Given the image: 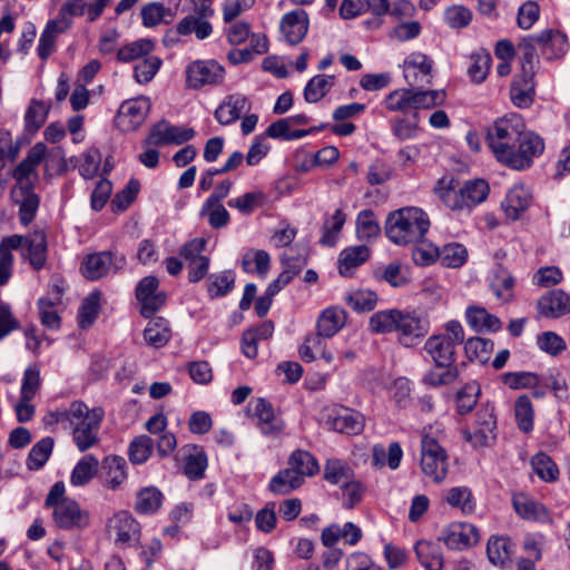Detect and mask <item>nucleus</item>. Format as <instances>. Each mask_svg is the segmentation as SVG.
Instances as JSON below:
<instances>
[{
  "label": "nucleus",
  "mask_w": 570,
  "mask_h": 570,
  "mask_svg": "<svg viewBox=\"0 0 570 570\" xmlns=\"http://www.w3.org/2000/svg\"><path fill=\"white\" fill-rule=\"evenodd\" d=\"M487 142L498 161L515 170L529 168L533 157L544 149L543 140L527 131L522 117L517 114L498 119L488 129Z\"/></svg>",
  "instance_id": "f257e3e1"
},
{
  "label": "nucleus",
  "mask_w": 570,
  "mask_h": 570,
  "mask_svg": "<svg viewBox=\"0 0 570 570\" xmlns=\"http://www.w3.org/2000/svg\"><path fill=\"white\" fill-rule=\"evenodd\" d=\"M104 416L101 407L89 409L82 401H73L67 409L50 412L45 420L47 424H61L70 430L77 449L85 452L98 444Z\"/></svg>",
  "instance_id": "f03ea898"
},
{
  "label": "nucleus",
  "mask_w": 570,
  "mask_h": 570,
  "mask_svg": "<svg viewBox=\"0 0 570 570\" xmlns=\"http://www.w3.org/2000/svg\"><path fill=\"white\" fill-rule=\"evenodd\" d=\"M368 328L376 334L399 333V341L404 346H412L429 332L428 323L420 316L396 308L379 311L368 321Z\"/></svg>",
  "instance_id": "7ed1b4c3"
},
{
  "label": "nucleus",
  "mask_w": 570,
  "mask_h": 570,
  "mask_svg": "<svg viewBox=\"0 0 570 570\" xmlns=\"http://www.w3.org/2000/svg\"><path fill=\"white\" fill-rule=\"evenodd\" d=\"M430 228V219L419 207H402L391 212L385 220V235L394 244L419 243Z\"/></svg>",
  "instance_id": "20e7f679"
},
{
  "label": "nucleus",
  "mask_w": 570,
  "mask_h": 570,
  "mask_svg": "<svg viewBox=\"0 0 570 570\" xmlns=\"http://www.w3.org/2000/svg\"><path fill=\"white\" fill-rule=\"evenodd\" d=\"M434 190L446 207L462 210L482 203L489 194V185L483 179H473L459 187V181L454 178L443 177Z\"/></svg>",
  "instance_id": "39448f33"
},
{
  "label": "nucleus",
  "mask_w": 570,
  "mask_h": 570,
  "mask_svg": "<svg viewBox=\"0 0 570 570\" xmlns=\"http://www.w3.org/2000/svg\"><path fill=\"white\" fill-rule=\"evenodd\" d=\"M444 333L430 336L424 350L438 368L455 363V347L464 342V330L460 322L449 321L444 324Z\"/></svg>",
  "instance_id": "423d86ee"
},
{
  "label": "nucleus",
  "mask_w": 570,
  "mask_h": 570,
  "mask_svg": "<svg viewBox=\"0 0 570 570\" xmlns=\"http://www.w3.org/2000/svg\"><path fill=\"white\" fill-rule=\"evenodd\" d=\"M433 428L425 430L421 441V469L434 482H442L449 469L448 454L440 441L433 435Z\"/></svg>",
  "instance_id": "0eeeda50"
},
{
  "label": "nucleus",
  "mask_w": 570,
  "mask_h": 570,
  "mask_svg": "<svg viewBox=\"0 0 570 570\" xmlns=\"http://www.w3.org/2000/svg\"><path fill=\"white\" fill-rule=\"evenodd\" d=\"M194 14L183 18L176 26V32L187 36L194 32L199 40L208 38L213 32L212 24L206 20L214 14L213 0H191Z\"/></svg>",
  "instance_id": "6e6552de"
},
{
  "label": "nucleus",
  "mask_w": 570,
  "mask_h": 570,
  "mask_svg": "<svg viewBox=\"0 0 570 570\" xmlns=\"http://www.w3.org/2000/svg\"><path fill=\"white\" fill-rule=\"evenodd\" d=\"M47 147L42 142L33 145L27 156L19 163L12 173L16 180L13 188L27 190L33 188L35 183L38 180L37 167L48 159Z\"/></svg>",
  "instance_id": "1a4fd4ad"
},
{
  "label": "nucleus",
  "mask_w": 570,
  "mask_h": 570,
  "mask_svg": "<svg viewBox=\"0 0 570 570\" xmlns=\"http://www.w3.org/2000/svg\"><path fill=\"white\" fill-rule=\"evenodd\" d=\"M224 78L225 69L215 60H195L186 68V83L193 89L219 85Z\"/></svg>",
  "instance_id": "9d476101"
},
{
  "label": "nucleus",
  "mask_w": 570,
  "mask_h": 570,
  "mask_svg": "<svg viewBox=\"0 0 570 570\" xmlns=\"http://www.w3.org/2000/svg\"><path fill=\"white\" fill-rule=\"evenodd\" d=\"M126 264L124 256H116L111 252L104 250L87 255L81 263V274L89 281H97L109 273L119 271Z\"/></svg>",
  "instance_id": "9b49d317"
},
{
  "label": "nucleus",
  "mask_w": 570,
  "mask_h": 570,
  "mask_svg": "<svg viewBox=\"0 0 570 570\" xmlns=\"http://www.w3.org/2000/svg\"><path fill=\"white\" fill-rule=\"evenodd\" d=\"M150 106L149 98L144 96L124 101L117 112V126L122 131L136 130L146 120Z\"/></svg>",
  "instance_id": "f8f14e48"
},
{
  "label": "nucleus",
  "mask_w": 570,
  "mask_h": 570,
  "mask_svg": "<svg viewBox=\"0 0 570 570\" xmlns=\"http://www.w3.org/2000/svg\"><path fill=\"white\" fill-rule=\"evenodd\" d=\"M404 79L411 87H423L432 82L433 60L422 52H412L403 61Z\"/></svg>",
  "instance_id": "ddd939ff"
},
{
  "label": "nucleus",
  "mask_w": 570,
  "mask_h": 570,
  "mask_svg": "<svg viewBox=\"0 0 570 570\" xmlns=\"http://www.w3.org/2000/svg\"><path fill=\"white\" fill-rule=\"evenodd\" d=\"M52 519L59 529L81 530L89 525V513L82 510L75 500L60 501L52 508Z\"/></svg>",
  "instance_id": "4468645a"
},
{
  "label": "nucleus",
  "mask_w": 570,
  "mask_h": 570,
  "mask_svg": "<svg viewBox=\"0 0 570 570\" xmlns=\"http://www.w3.org/2000/svg\"><path fill=\"white\" fill-rule=\"evenodd\" d=\"M325 422L328 429L346 434H358L364 428L363 416L344 406L327 410Z\"/></svg>",
  "instance_id": "2eb2a0df"
},
{
  "label": "nucleus",
  "mask_w": 570,
  "mask_h": 570,
  "mask_svg": "<svg viewBox=\"0 0 570 570\" xmlns=\"http://www.w3.org/2000/svg\"><path fill=\"white\" fill-rule=\"evenodd\" d=\"M158 285L155 276H146L137 285L136 297L141 304V314L145 317H149L166 302V294L157 291Z\"/></svg>",
  "instance_id": "dca6fc26"
},
{
  "label": "nucleus",
  "mask_w": 570,
  "mask_h": 570,
  "mask_svg": "<svg viewBox=\"0 0 570 570\" xmlns=\"http://www.w3.org/2000/svg\"><path fill=\"white\" fill-rule=\"evenodd\" d=\"M439 540L452 550H464L479 542L480 533L471 523H452L443 530Z\"/></svg>",
  "instance_id": "f3484780"
},
{
  "label": "nucleus",
  "mask_w": 570,
  "mask_h": 570,
  "mask_svg": "<svg viewBox=\"0 0 570 570\" xmlns=\"http://www.w3.org/2000/svg\"><path fill=\"white\" fill-rule=\"evenodd\" d=\"M108 532L115 541L121 544L137 542L140 537V525L127 511H119L109 520Z\"/></svg>",
  "instance_id": "a211bd4d"
},
{
  "label": "nucleus",
  "mask_w": 570,
  "mask_h": 570,
  "mask_svg": "<svg viewBox=\"0 0 570 570\" xmlns=\"http://www.w3.org/2000/svg\"><path fill=\"white\" fill-rule=\"evenodd\" d=\"M254 416L258 421L261 432L268 438H277L285 429L284 421L276 416L273 405L265 399H256L250 403Z\"/></svg>",
  "instance_id": "6ab92c4d"
},
{
  "label": "nucleus",
  "mask_w": 570,
  "mask_h": 570,
  "mask_svg": "<svg viewBox=\"0 0 570 570\" xmlns=\"http://www.w3.org/2000/svg\"><path fill=\"white\" fill-rule=\"evenodd\" d=\"M18 249L21 250L22 256L28 259L33 269H41L46 265L48 254L45 232L39 229L21 236V246Z\"/></svg>",
  "instance_id": "aec40b11"
},
{
  "label": "nucleus",
  "mask_w": 570,
  "mask_h": 570,
  "mask_svg": "<svg viewBox=\"0 0 570 570\" xmlns=\"http://www.w3.org/2000/svg\"><path fill=\"white\" fill-rule=\"evenodd\" d=\"M512 503L520 518L540 523H552L549 510L533 498L518 493L513 495Z\"/></svg>",
  "instance_id": "412c9836"
},
{
  "label": "nucleus",
  "mask_w": 570,
  "mask_h": 570,
  "mask_svg": "<svg viewBox=\"0 0 570 570\" xmlns=\"http://www.w3.org/2000/svg\"><path fill=\"white\" fill-rule=\"evenodd\" d=\"M537 307L543 317H561L570 313V295L562 289H552L539 298Z\"/></svg>",
  "instance_id": "4be33fe9"
},
{
  "label": "nucleus",
  "mask_w": 570,
  "mask_h": 570,
  "mask_svg": "<svg viewBox=\"0 0 570 570\" xmlns=\"http://www.w3.org/2000/svg\"><path fill=\"white\" fill-rule=\"evenodd\" d=\"M249 109L250 102L246 96L242 94L229 95L215 110V118L220 125H230Z\"/></svg>",
  "instance_id": "5701e85b"
},
{
  "label": "nucleus",
  "mask_w": 570,
  "mask_h": 570,
  "mask_svg": "<svg viewBox=\"0 0 570 570\" xmlns=\"http://www.w3.org/2000/svg\"><path fill=\"white\" fill-rule=\"evenodd\" d=\"M308 30V18L304 10L286 13L281 22V31L289 45L299 43Z\"/></svg>",
  "instance_id": "b1692460"
},
{
  "label": "nucleus",
  "mask_w": 570,
  "mask_h": 570,
  "mask_svg": "<svg viewBox=\"0 0 570 570\" xmlns=\"http://www.w3.org/2000/svg\"><path fill=\"white\" fill-rule=\"evenodd\" d=\"M532 195L523 185H514L507 194L502 208L510 219H518L529 207Z\"/></svg>",
  "instance_id": "393cba45"
},
{
  "label": "nucleus",
  "mask_w": 570,
  "mask_h": 570,
  "mask_svg": "<svg viewBox=\"0 0 570 570\" xmlns=\"http://www.w3.org/2000/svg\"><path fill=\"white\" fill-rule=\"evenodd\" d=\"M534 75L521 72L513 78L510 89L512 102L519 108H527L533 102Z\"/></svg>",
  "instance_id": "a878e982"
},
{
  "label": "nucleus",
  "mask_w": 570,
  "mask_h": 570,
  "mask_svg": "<svg viewBox=\"0 0 570 570\" xmlns=\"http://www.w3.org/2000/svg\"><path fill=\"white\" fill-rule=\"evenodd\" d=\"M32 189L20 190L19 188H13L11 191L13 202L19 206L20 223L24 226L33 220L39 208V197Z\"/></svg>",
  "instance_id": "bb28decb"
},
{
  "label": "nucleus",
  "mask_w": 570,
  "mask_h": 570,
  "mask_svg": "<svg viewBox=\"0 0 570 570\" xmlns=\"http://www.w3.org/2000/svg\"><path fill=\"white\" fill-rule=\"evenodd\" d=\"M509 538L495 537L488 541L487 554L489 561L502 569L508 568L512 563L513 549Z\"/></svg>",
  "instance_id": "cd10ccee"
},
{
  "label": "nucleus",
  "mask_w": 570,
  "mask_h": 570,
  "mask_svg": "<svg viewBox=\"0 0 570 570\" xmlns=\"http://www.w3.org/2000/svg\"><path fill=\"white\" fill-rule=\"evenodd\" d=\"M414 550L425 570H442L443 552L439 542L421 540L415 544Z\"/></svg>",
  "instance_id": "c85d7f7f"
},
{
  "label": "nucleus",
  "mask_w": 570,
  "mask_h": 570,
  "mask_svg": "<svg viewBox=\"0 0 570 570\" xmlns=\"http://www.w3.org/2000/svg\"><path fill=\"white\" fill-rule=\"evenodd\" d=\"M370 257V249L365 245L347 247L340 254L338 272L342 276H351L356 267Z\"/></svg>",
  "instance_id": "c756f323"
},
{
  "label": "nucleus",
  "mask_w": 570,
  "mask_h": 570,
  "mask_svg": "<svg viewBox=\"0 0 570 570\" xmlns=\"http://www.w3.org/2000/svg\"><path fill=\"white\" fill-rule=\"evenodd\" d=\"M514 283L512 274L502 265H498L490 282V288L498 299L508 303L514 297Z\"/></svg>",
  "instance_id": "7c9ffc66"
},
{
  "label": "nucleus",
  "mask_w": 570,
  "mask_h": 570,
  "mask_svg": "<svg viewBox=\"0 0 570 570\" xmlns=\"http://www.w3.org/2000/svg\"><path fill=\"white\" fill-rule=\"evenodd\" d=\"M346 314L337 307H328L322 312L317 321V332L321 336H334L345 324Z\"/></svg>",
  "instance_id": "2f4dec72"
},
{
  "label": "nucleus",
  "mask_w": 570,
  "mask_h": 570,
  "mask_svg": "<svg viewBox=\"0 0 570 570\" xmlns=\"http://www.w3.org/2000/svg\"><path fill=\"white\" fill-rule=\"evenodd\" d=\"M171 337L168 321L164 317H155L150 320L144 331L145 342L159 348L165 346Z\"/></svg>",
  "instance_id": "473e14b6"
},
{
  "label": "nucleus",
  "mask_w": 570,
  "mask_h": 570,
  "mask_svg": "<svg viewBox=\"0 0 570 570\" xmlns=\"http://www.w3.org/2000/svg\"><path fill=\"white\" fill-rule=\"evenodd\" d=\"M468 324L476 332H497L501 328V321L487 312L483 307H469L465 312Z\"/></svg>",
  "instance_id": "72a5a7b5"
},
{
  "label": "nucleus",
  "mask_w": 570,
  "mask_h": 570,
  "mask_svg": "<svg viewBox=\"0 0 570 570\" xmlns=\"http://www.w3.org/2000/svg\"><path fill=\"white\" fill-rule=\"evenodd\" d=\"M21 246V236L12 235L4 237L0 244V286L4 285L10 276L13 263L12 249Z\"/></svg>",
  "instance_id": "f704fd0d"
},
{
  "label": "nucleus",
  "mask_w": 570,
  "mask_h": 570,
  "mask_svg": "<svg viewBox=\"0 0 570 570\" xmlns=\"http://www.w3.org/2000/svg\"><path fill=\"white\" fill-rule=\"evenodd\" d=\"M99 469V461L92 454L83 455L70 475V483L75 487H83L88 484L97 474Z\"/></svg>",
  "instance_id": "c9c22d12"
},
{
  "label": "nucleus",
  "mask_w": 570,
  "mask_h": 570,
  "mask_svg": "<svg viewBox=\"0 0 570 570\" xmlns=\"http://www.w3.org/2000/svg\"><path fill=\"white\" fill-rule=\"evenodd\" d=\"M105 470V485L108 489L116 490L127 478L126 461L121 456L110 455L102 461Z\"/></svg>",
  "instance_id": "e433bc0d"
},
{
  "label": "nucleus",
  "mask_w": 570,
  "mask_h": 570,
  "mask_svg": "<svg viewBox=\"0 0 570 570\" xmlns=\"http://www.w3.org/2000/svg\"><path fill=\"white\" fill-rule=\"evenodd\" d=\"M288 466L295 470V473L303 480L306 476L315 475L320 470L316 459L304 450H296L289 455Z\"/></svg>",
  "instance_id": "4c0bfd02"
},
{
  "label": "nucleus",
  "mask_w": 570,
  "mask_h": 570,
  "mask_svg": "<svg viewBox=\"0 0 570 570\" xmlns=\"http://www.w3.org/2000/svg\"><path fill=\"white\" fill-rule=\"evenodd\" d=\"M304 480L295 473V470L284 469L279 471L269 482V490L277 494H287L299 488Z\"/></svg>",
  "instance_id": "58836bf2"
},
{
  "label": "nucleus",
  "mask_w": 570,
  "mask_h": 570,
  "mask_svg": "<svg viewBox=\"0 0 570 570\" xmlns=\"http://www.w3.org/2000/svg\"><path fill=\"white\" fill-rule=\"evenodd\" d=\"M334 76L316 75L304 88V99L308 104L320 101L333 87Z\"/></svg>",
  "instance_id": "ea45409f"
},
{
  "label": "nucleus",
  "mask_w": 570,
  "mask_h": 570,
  "mask_svg": "<svg viewBox=\"0 0 570 570\" xmlns=\"http://www.w3.org/2000/svg\"><path fill=\"white\" fill-rule=\"evenodd\" d=\"M412 87L413 109H430L444 104L446 94L442 89L419 90Z\"/></svg>",
  "instance_id": "a19ab883"
},
{
  "label": "nucleus",
  "mask_w": 570,
  "mask_h": 570,
  "mask_svg": "<svg viewBox=\"0 0 570 570\" xmlns=\"http://www.w3.org/2000/svg\"><path fill=\"white\" fill-rule=\"evenodd\" d=\"M271 257L266 250L252 249L245 253L242 259L243 269L246 273H257L265 276L269 269Z\"/></svg>",
  "instance_id": "79ce46f5"
},
{
  "label": "nucleus",
  "mask_w": 570,
  "mask_h": 570,
  "mask_svg": "<svg viewBox=\"0 0 570 570\" xmlns=\"http://www.w3.org/2000/svg\"><path fill=\"white\" fill-rule=\"evenodd\" d=\"M494 344L492 341L483 337H470L464 345V351L470 361H478L484 364L489 361L493 351Z\"/></svg>",
  "instance_id": "37998d69"
},
{
  "label": "nucleus",
  "mask_w": 570,
  "mask_h": 570,
  "mask_svg": "<svg viewBox=\"0 0 570 570\" xmlns=\"http://www.w3.org/2000/svg\"><path fill=\"white\" fill-rule=\"evenodd\" d=\"M354 476L352 469L342 460L328 459L324 466V479L332 484L343 485Z\"/></svg>",
  "instance_id": "c03bdc74"
},
{
  "label": "nucleus",
  "mask_w": 570,
  "mask_h": 570,
  "mask_svg": "<svg viewBox=\"0 0 570 570\" xmlns=\"http://www.w3.org/2000/svg\"><path fill=\"white\" fill-rule=\"evenodd\" d=\"M161 501H163L161 492L154 487H148V488L141 489L138 492L135 509L137 512L144 513V514L154 513L161 505Z\"/></svg>",
  "instance_id": "a18cd8bd"
},
{
  "label": "nucleus",
  "mask_w": 570,
  "mask_h": 570,
  "mask_svg": "<svg viewBox=\"0 0 570 570\" xmlns=\"http://www.w3.org/2000/svg\"><path fill=\"white\" fill-rule=\"evenodd\" d=\"M380 225L372 210L364 209L358 213L356 218V233L360 239L370 242L380 235Z\"/></svg>",
  "instance_id": "49530a36"
},
{
  "label": "nucleus",
  "mask_w": 570,
  "mask_h": 570,
  "mask_svg": "<svg viewBox=\"0 0 570 570\" xmlns=\"http://www.w3.org/2000/svg\"><path fill=\"white\" fill-rule=\"evenodd\" d=\"M53 449V439L48 436L38 441L30 450L27 466L30 470H39L48 461Z\"/></svg>",
  "instance_id": "de8ad7c7"
},
{
  "label": "nucleus",
  "mask_w": 570,
  "mask_h": 570,
  "mask_svg": "<svg viewBox=\"0 0 570 570\" xmlns=\"http://www.w3.org/2000/svg\"><path fill=\"white\" fill-rule=\"evenodd\" d=\"M514 415L518 428L524 433H529L533 429L534 411L531 400L527 395H521L514 404Z\"/></svg>",
  "instance_id": "09e8293b"
},
{
  "label": "nucleus",
  "mask_w": 570,
  "mask_h": 570,
  "mask_svg": "<svg viewBox=\"0 0 570 570\" xmlns=\"http://www.w3.org/2000/svg\"><path fill=\"white\" fill-rule=\"evenodd\" d=\"M199 215L206 217L214 229H220L229 224L230 215L223 204L204 203Z\"/></svg>",
  "instance_id": "8fccbe9b"
},
{
  "label": "nucleus",
  "mask_w": 570,
  "mask_h": 570,
  "mask_svg": "<svg viewBox=\"0 0 570 570\" xmlns=\"http://www.w3.org/2000/svg\"><path fill=\"white\" fill-rule=\"evenodd\" d=\"M100 303V293L92 292L83 301L79 308L78 322L81 328H88L94 324L98 314Z\"/></svg>",
  "instance_id": "3c124183"
},
{
  "label": "nucleus",
  "mask_w": 570,
  "mask_h": 570,
  "mask_svg": "<svg viewBox=\"0 0 570 570\" xmlns=\"http://www.w3.org/2000/svg\"><path fill=\"white\" fill-rule=\"evenodd\" d=\"M67 29H61L59 20H51L40 36L38 45V55L46 60L55 50L56 36Z\"/></svg>",
  "instance_id": "603ef678"
},
{
  "label": "nucleus",
  "mask_w": 570,
  "mask_h": 570,
  "mask_svg": "<svg viewBox=\"0 0 570 570\" xmlns=\"http://www.w3.org/2000/svg\"><path fill=\"white\" fill-rule=\"evenodd\" d=\"M346 220V215L342 209L335 210L330 219H326L323 225V235L320 243L325 246H334L336 244L338 234L341 233Z\"/></svg>",
  "instance_id": "864d4df0"
},
{
  "label": "nucleus",
  "mask_w": 570,
  "mask_h": 570,
  "mask_svg": "<svg viewBox=\"0 0 570 570\" xmlns=\"http://www.w3.org/2000/svg\"><path fill=\"white\" fill-rule=\"evenodd\" d=\"M439 259L446 267L458 268L466 262L468 250L459 243H450L440 248Z\"/></svg>",
  "instance_id": "5fc2aeb1"
},
{
  "label": "nucleus",
  "mask_w": 570,
  "mask_h": 570,
  "mask_svg": "<svg viewBox=\"0 0 570 570\" xmlns=\"http://www.w3.org/2000/svg\"><path fill=\"white\" fill-rule=\"evenodd\" d=\"M471 65L468 68V73L471 79L475 82H482L490 70L491 66V55L484 50L480 49L471 56Z\"/></svg>",
  "instance_id": "6e6d98bb"
},
{
  "label": "nucleus",
  "mask_w": 570,
  "mask_h": 570,
  "mask_svg": "<svg viewBox=\"0 0 570 570\" xmlns=\"http://www.w3.org/2000/svg\"><path fill=\"white\" fill-rule=\"evenodd\" d=\"M480 393H481V387L476 382L473 381V382L466 383L456 393L458 412L462 415L471 412L478 402Z\"/></svg>",
  "instance_id": "4d7b16f0"
},
{
  "label": "nucleus",
  "mask_w": 570,
  "mask_h": 570,
  "mask_svg": "<svg viewBox=\"0 0 570 570\" xmlns=\"http://www.w3.org/2000/svg\"><path fill=\"white\" fill-rule=\"evenodd\" d=\"M458 376L459 370L454 364L450 366H442L441 368L434 366V368H431L424 375L423 382L430 386L438 387L455 382Z\"/></svg>",
  "instance_id": "13d9d810"
},
{
  "label": "nucleus",
  "mask_w": 570,
  "mask_h": 570,
  "mask_svg": "<svg viewBox=\"0 0 570 570\" xmlns=\"http://www.w3.org/2000/svg\"><path fill=\"white\" fill-rule=\"evenodd\" d=\"M533 472L546 482H553L558 479L559 470L556 463L544 453L535 454L531 460Z\"/></svg>",
  "instance_id": "bf43d9fd"
},
{
  "label": "nucleus",
  "mask_w": 570,
  "mask_h": 570,
  "mask_svg": "<svg viewBox=\"0 0 570 570\" xmlns=\"http://www.w3.org/2000/svg\"><path fill=\"white\" fill-rule=\"evenodd\" d=\"M518 51L521 55V72L534 75L539 58L537 55V46L533 43L532 38H522L518 45Z\"/></svg>",
  "instance_id": "052dcab7"
},
{
  "label": "nucleus",
  "mask_w": 570,
  "mask_h": 570,
  "mask_svg": "<svg viewBox=\"0 0 570 570\" xmlns=\"http://www.w3.org/2000/svg\"><path fill=\"white\" fill-rule=\"evenodd\" d=\"M446 502L454 508H460L462 512L468 514L472 513L475 509L472 492L466 487H456L449 490Z\"/></svg>",
  "instance_id": "680f3d73"
},
{
  "label": "nucleus",
  "mask_w": 570,
  "mask_h": 570,
  "mask_svg": "<svg viewBox=\"0 0 570 570\" xmlns=\"http://www.w3.org/2000/svg\"><path fill=\"white\" fill-rule=\"evenodd\" d=\"M154 448L153 440L147 435H140L129 445V459L134 464H142L150 456Z\"/></svg>",
  "instance_id": "e2e57ef3"
},
{
  "label": "nucleus",
  "mask_w": 570,
  "mask_h": 570,
  "mask_svg": "<svg viewBox=\"0 0 570 570\" xmlns=\"http://www.w3.org/2000/svg\"><path fill=\"white\" fill-rule=\"evenodd\" d=\"M153 47L154 45L149 39H139L120 48L117 57L119 61L128 62L149 53Z\"/></svg>",
  "instance_id": "0e129e2a"
},
{
  "label": "nucleus",
  "mask_w": 570,
  "mask_h": 570,
  "mask_svg": "<svg viewBox=\"0 0 570 570\" xmlns=\"http://www.w3.org/2000/svg\"><path fill=\"white\" fill-rule=\"evenodd\" d=\"M49 106L39 100H32L26 112V127L29 131H37L46 121Z\"/></svg>",
  "instance_id": "69168bd1"
},
{
  "label": "nucleus",
  "mask_w": 570,
  "mask_h": 570,
  "mask_svg": "<svg viewBox=\"0 0 570 570\" xmlns=\"http://www.w3.org/2000/svg\"><path fill=\"white\" fill-rule=\"evenodd\" d=\"M161 60L155 56L138 61L134 69L136 81L138 83H148L159 70Z\"/></svg>",
  "instance_id": "338daca9"
},
{
  "label": "nucleus",
  "mask_w": 570,
  "mask_h": 570,
  "mask_svg": "<svg viewBox=\"0 0 570 570\" xmlns=\"http://www.w3.org/2000/svg\"><path fill=\"white\" fill-rule=\"evenodd\" d=\"M283 272L287 273L291 279L294 278L307 264V258L294 248H288L281 255Z\"/></svg>",
  "instance_id": "774afa93"
}]
</instances>
